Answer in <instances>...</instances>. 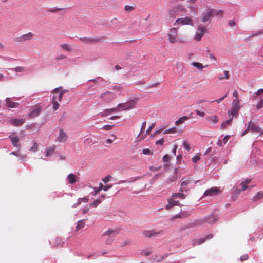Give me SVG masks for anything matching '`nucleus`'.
Returning <instances> with one entry per match:
<instances>
[{
  "label": "nucleus",
  "mask_w": 263,
  "mask_h": 263,
  "mask_svg": "<svg viewBox=\"0 0 263 263\" xmlns=\"http://www.w3.org/2000/svg\"><path fill=\"white\" fill-rule=\"evenodd\" d=\"M138 101V99L130 100L125 103L118 104V107L123 110L132 109L136 106Z\"/></svg>",
  "instance_id": "obj_1"
},
{
  "label": "nucleus",
  "mask_w": 263,
  "mask_h": 263,
  "mask_svg": "<svg viewBox=\"0 0 263 263\" xmlns=\"http://www.w3.org/2000/svg\"><path fill=\"white\" fill-rule=\"evenodd\" d=\"M217 220V219L216 217L214 215H211L209 216H208L207 217H204L200 219H198L195 221V223L196 224H203L205 223V222H209L211 223L212 222H216Z\"/></svg>",
  "instance_id": "obj_2"
},
{
  "label": "nucleus",
  "mask_w": 263,
  "mask_h": 263,
  "mask_svg": "<svg viewBox=\"0 0 263 263\" xmlns=\"http://www.w3.org/2000/svg\"><path fill=\"white\" fill-rule=\"evenodd\" d=\"M116 96L111 92L107 91L100 95L99 98L103 101L109 102L115 98Z\"/></svg>",
  "instance_id": "obj_3"
},
{
  "label": "nucleus",
  "mask_w": 263,
  "mask_h": 263,
  "mask_svg": "<svg viewBox=\"0 0 263 263\" xmlns=\"http://www.w3.org/2000/svg\"><path fill=\"white\" fill-rule=\"evenodd\" d=\"M162 231H156L154 230H144L142 232V234L145 237L152 238L153 237H156L162 234Z\"/></svg>",
  "instance_id": "obj_4"
},
{
  "label": "nucleus",
  "mask_w": 263,
  "mask_h": 263,
  "mask_svg": "<svg viewBox=\"0 0 263 263\" xmlns=\"http://www.w3.org/2000/svg\"><path fill=\"white\" fill-rule=\"evenodd\" d=\"M178 31L176 28L170 29L168 34L169 41L172 43H175L177 41Z\"/></svg>",
  "instance_id": "obj_5"
},
{
  "label": "nucleus",
  "mask_w": 263,
  "mask_h": 263,
  "mask_svg": "<svg viewBox=\"0 0 263 263\" xmlns=\"http://www.w3.org/2000/svg\"><path fill=\"white\" fill-rule=\"evenodd\" d=\"M193 25V21L192 19L188 17H186L185 18H179L176 20L175 24L174 25Z\"/></svg>",
  "instance_id": "obj_6"
},
{
  "label": "nucleus",
  "mask_w": 263,
  "mask_h": 263,
  "mask_svg": "<svg viewBox=\"0 0 263 263\" xmlns=\"http://www.w3.org/2000/svg\"><path fill=\"white\" fill-rule=\"evenodd\" d=\"M249 130H251L252 132H256L259 133L260 132L259 128L253 123L250 122L248 124L247 129L242 134V136L248 132Z\"/></svg>",
  "instance_id": "obj_7"
},
{
  "label": "nucleus",
  "mask_w": 263,
  "mask_h": 263,
  "mask_svg": "<svg viewBox=\"0 0 263 263\" xmlns=\"http://www.w3.org/2000/svg\"><path fill=\"white\" fill-rule=\"evenodd\" d=\"M59 91V88H57L53 90L52 93L53 94V96L52 101H58L59 102L61 101L63 95V91H61L60 93Z\"/></svg>",
  "instance_id": "obj_8"
},
{
  "label": "nucleus",
  "mask_w": 263,
  "mask_h": 263,
  "mask_svg": "<svg viewBox=\"0 0 263 263\" xmlns=\"http://www.w3.org/2000/svg\"><path fill=\"white\" fill-rule=\"evenodd\" d=\"M181 10L185 11V9L183 6H179L171 9L169 11V15L171 17L174 18L177 15L178 12Z\"/></svg>",
  "instance_id": "obj_9"
},
{
  "label": "nucleus",
  "mask_w": 263,
  "mask_h": 263,
  "mask_svg": "<svg viewBox=\"0 0 263 263\" xmlns=\"http://www.w3.org/2000/svg\"><path fill=\"white\" fill-rule=\"evenodd\" d=\"M205 31L206 29L205 27L199 26L196 32L195 39L198 41L201 40V38L204 35Z\"/></svg>",
  "instance_id": "obj_10"
},
{
  "label": "nucleus",
  "mask_w": 263,
  "mask_h": 263,
  "mask_svg": "<svg viewBox=\"0 0 263 263\" xmlns=\"http://www.w3.org/2000/svg\"><path fill=\"white\" fill-rule=\"evenodd\" d=\"M220 192V190L217 187H211L210 189H208L204 193V196H212L213 195H216L218 194Z\"/></svg>",
  "instance_id": "obj_11"
},
{
  "label": "nucleus",
  "mask_w": 263,
  "mask_h": 263,
  "mask_svg": "<svg viewBox=\"0 0 263 263\" xmlns=\"http://www.w3.org/2000/svg\"><path fill=\"white\" fill-rule=\"evenodd\" d=\"M67 140V135L62 128L60 129L59 135L57 138V141L60 142H65Z\"/></svg>",
  "instance_id": "obj_12"
},
{
  "label": "nucleus",
  "mask_w": 263,
  "mask_h": 263,
  "mask_svg": "<svg viewBox=\"0 0 263 263\" xmlns=\"http://www.w3.org/2000/svg\"><path fill=\"white\" fill-rule=\"evenodd\" d=\"M175 200V199H173L172 197L171 199H168V203L165 206V208L167 210H170L174 206H181L179 201Z\"/></svg>",
  "instance_id": "obj_13"
},
{
  "label": "nucleus",
  "mask_w": 263,
  "mask_h": 263,
  "mask_svg": "<svg viewBox=\"0 0 263 263\" xmlns=\"http://www.w3.org/2000/svg\"><path fill=\"white\" fill-rule=\"evenodd\" d=\"M214 15V10L208 9L205 13L203 14L202 17V21L206 22L210 20Z\"/></svg>",
  "instance_id": "obj_14"
},
{
  "label": "nucleus",
  "mask_w": 263,
  "mask_h": 263,
  "mask_svg": "<svg viewBox=\"0 0 263 263\" xmlns=\"http://www.w3.org/2000/svg\"><path fill=\"white\" fill-rule=\"evenodd\" d=\"M239 109L240 106H232V108L228 112L229 117L230 118L232 117L233 119L234 116L236 117L238 115Z\"/></svg>",
  "instance_id": "obj_15"
},
{
  "label": "nucleus",
  "mask_w": 263,
  "mask_h": 263,
  "mask_svg": "<svg viewBox=\"0 0 263 263\" xmlns=\"http://www.w3.org/2000/svg\"><path fill=\"white\" fill-rule=\"evenodd\" d=\"M205 120L213 124H216L219 121L218 117L216 115L208 116L206 117Z\"/></svg>",
  "instance_id": "obj_16"
},
{
  "label": "nucleus",
  "mask_w": 263,
  "mask_h": 263,
  "mask_svg": "<svg viewBox=\"0 0 263 263\" xmlns=\"http://www.w3.org/2000/svg\"><path fill=\"white\" fill-rule=\"evenodd\" d=\"M6 102L7 106L9 108H15L18 105V103L16 102H11V99L9 98H6Z\"/></svg>",
  "instance_id": "obj_17"
},
{
  "label": "nucleus",
  "mask_w": 263,
  "mask_h": 263,
  "mask_svg": "<svg viewBox=\"0 0 263 263\" xmlns=\"http://www.w3.org/2000/svg\"><path fill=\"white\" fill-rule=\"evenodd\" d=\"M9 138L10 139L13 145L15 147H19L18 141L19 138L17 136H12L11 135L9 136Z\"/></svg>",
  "instance_id": "obj_18"
},
{
  "label": "nucleus",
  "mask_w": 263,
  "mask_h": 263,
  "mask_svg": "<svg viewBox=\"0 0 263 263\" xmlns=\"http://www.w3.org/2000/svg\"><path fill=\"white\" fill-rule=\"evenodd\" d=\"M41 111V107H39L34 110H33L30 114H29V117L30 118H34L37 116H38Z\"/></svg>",
  "instance_id": "obj_19"
},
{
  "label": "nucleus",
  "mask_w": 263,
  "mask_h": 263,
  "mask_svg": "<svg viewBox=\"0 0 263 263\" xmlns=\"http://www.w3.org/2000/svg\"><path fill=\"white\" fill-rule=\"evenodd\" d=\"M118 234V231L116 230H113L111 229H109L108 230L105 231L103 235H111L112 237L116 236Z\"/></svg>",
  "instance_id": "obj_20"
},
{
  "label": "nucleus",
  "mask_w": 263,
  "mask_h": 263,
  "mask_svg": "<svg viewBox=\"0 0 263 263\" xmlns=\"http://www.w3.org/2000/svg\"><path fill=\"white\" fill-rule=\"evenodd\" d=\"M11 122L13 125L20 126L24 123V120L14 119L11 120Z\"/></svg>",
  "instance_id": "obj_21"
},
{
  "label": "nucleus",
  "mask_w": 263,
  "mask_h": 263,
  "mask_svg": "<svg viewBox=\"0 0 263 263\" xmlns=\"http://www.w3.org/2000/svg\"><path fill=\"white\" fill-rule=\"evenodd\" d=\"M68 180L70 184H73L77 181L76 175L73 174H69L68 176Z\"/></svg>",
  "instance_id": "obj_22"
},
{
  "label": "nucleus",
  "mask_w": 263,
  "mask_h": 263,
  "mask_svg": "<svg viewBox=\"0 0 263 263\" xmlns=\"http://www.w3.org/2000/svg\"><path fill=\"white\" fill-rule=\"evenodd\" d=\"M189 181H184L181 183L180 189L179 190L180 192H183L187 190V186L189 184Z\"/></svg>",
  "instance_id": "obj_23"
},
{
  "label": "nucleus",
  "mask_w": 263,
  "mask_h": 263,
  "mask_svg": "<svg viewBox=\"0 0 263 263\" xmlns=\"http://www.w3.org/2000/svg\"><path fill=\"white\" fill-rule=\"evenodd\" d=\"M24 41H29L32 40L34 36V34L32 32H28L26 34H23Z\"/></svg>",
  "instance_id": "obj_24"
},
{
  "label": "nucleus",
  "mask_w": 263,
  "mask_h": 263,
  "mask_svg": "<svg viewBox=\"0 0 263 263\" xmlns=\"http://www.w3.org/2000/svg\"><path fill=\"white\" fill-rule=\"evenodd\" d=\"M263 198V191L258 192L253 198V201H257Z\"/></svg>",
  "instance_id": "obj_25"
},
{
  "label": "nucleus",
  "mask_w": 263,
  "mask_h": 263,
  "mask_svg": "<svg viewBox=\"0 0 263 263\" xmlns=\"http://www.w3.org/2000/svg\"><path fill=\"white\" fill-rule=\"evenodd\" d=\"M223 73H224V77H222V76L221 74L218 75V77L219 80H223L224 79L228 80L229 79V78H230L229 71L228 70H224L223 71Z\"/></svg>",
  "instance_id": "obj_26"
},
{
  "label": "nucleus",
  "mask_w": 263,
  "mask_h": 263,
  "mask_svg": "<svg viewBox=\"0 0 263 263\" xmlns=\"http://www.w3.org/2000/svg\"><path fill=\"white\" fill-rule=\"evenodd\" d=\"M55 149V146L54 145H53L52 146H50V147H47L46 148V156H49L51 154H52L54 152Z\"/></svg>",
  "instance_id": "obj_27"
},
{
  "label": "nucleus",
  "mask_w": 263,
  "mask_h": 263,
  "mask_svg": "<svg viewBox=\"0 0 263 263\" xmlns=\"http://www.w3.org/2000/svg\"><path fill=\"white\" fill-rule=\"evenodd\" d=\"M189 118L186 116L181 117L176 121L175 124L176 125L178 126L179 125L183 123L185 121L187 120Z\"/></svg>",
  "instance_id": "obj_28"
},
{
  "label": "nucleus",
  "mask_w": 263,
  "mask_h": 263,
  "mask_svg": "<svg viewBox=\"0 0 263 263\" xmlns=\"http://www.w3.org/2000/svg\"><path fill=\"white\" fill-rule=\"evenodd\" d=\"M251 182V179H246V180H245L244 181L242 182L241 183V187H242V189L241 190V191H245L247 189V185L248 184H249Z\"/></svg>",
  "instance_id": "obj_29"
},
{
  "label": "nucleus",
  "mask_w": 263,
  "mask_h": 263,
  "mask_svg": "<svg viewBox=\"0 0 263 263\" xmlns=\"http://www.w3.org/2000/svg\"><path fill=\"white\" fill-rule=\"evenodd\" d=\"M172 197L174 199H176L177 198L184 199V198H185V195L183 193H176L173 194V195H172Z\"/></svg>",
  "instance_id": "obj_30"
},
{
  "label": "nucleus",
  "mask_w": 263,
  "mask_h": 263,
  "mask_svg": "<svg viewBox=\"0 0 263 263\" xmlns=\"http://www.w3.org/2000/svg\"><path fill=\"white\" fill-rule=\"evenodd\" d=\"M192 64L199 70H201L203 68L207 67V65L203 66L202 64L197 62H194Z\"/></svg>",
  "instance_id": "obj_31"
},
{
  "label": "nucleus",
  "mask_w": 263,
  "mask_h": 263,
  "mask_svg": "<svg viewBox=\"0 0 263 263\" xmlns=\"http://www.w3.org/2000/svg\"><path fill=\"white\" fill-rule=\"evenodd\" d=\"M232 121V117H231V118H230V119L227 120L226 121L222 122L221 124V128H222L223 129L226 128V127H227V126L228 125L231 124Z\"/></svg>",
  "instance_id": "obj_32"
},
{
  "label": "nucleus",
  "mask_w": 263,
  "mask_h": 263,
  "mask_svg": "<svg viewBox=\"0 0 263 263\" xmlns=\"http://www.w3.org/2000/svg\"><path fill=\"white\" fill-rule=\"evenodd\" d=\"M60 47L64 50L68 52H71L72 50V48L68 44L66 43L61 44Z\"/></svg>",
  "instance_id": "obj_33"
},
{
  "label": "nucleus",
  "mask_w": 263,
  "mask_h": 263,
  "mask_svg": "<svg viewBox=\"0 0 263 263\" xmlns=\"http://www.w3.org/2000/svg\"><path fill=\"white\" fill-rule=\"evenodd\" d=\"M85 226V223L83 220H80L78 222L77 225L76 226V230L78 231L82 228H83Z\"/></svg>",
  "instance_id": "obj_34"
},
{
  "label": "nucleus",
  "mask_w": 263,
  "mask_h": 263,
  "mask_svg": "<svg viewBox=\"0 0 263 263\" xmlns=\"http://www.w3.org/2000/svg\"><path fill=\"white\" fill-rule=\"evenodd\" d=\"M80 40L82 42H83L84 43H93V42L97 41V40H96L95 39L88 38V37L81 38Z\"/></svg>",
  "instance_id": "obj_35"
},
{
  "label": "nucleus",
  "mask_w": 263,
  "mask_h": 263,
  "mask_svg": "<svg viewBox=\"0 0 263 263\" xmlns=\"http://www.w3.org/2000/svg\"><path fill=\"white\" fill-rule=\"evenodd\" d=\"M120 110V107H118V105L116 107L110 108V109H107L105 110V111L108 114H110V113H112L114 112L119 111Z\"/></svg>",
  "instance_id": "obj_36"
},
{
  "label": "nucleus",
  "mask_w": 263,
  "mask_h": 263,
  "mask_svg": "<svg viewBox=\"0 0 263 263\" xmlns=\"http://www.w3.org/2000/svg\"><path fill=\"white\" fill-rule=\"evenodd\" d=\"M38 144L36 142H34L32 146L30 147V151L32 152H35L37 151Z\"/></svg>",
  "instance_id": "obj_37"
},
{
  "label": "nucleus",
  "mask_w": 263,
  "mask_h": 263,
  "mask_svg": "<svg viewBox=\"0 0 263 263\" xmlns=\"http://www.w3.org/2000/svg\"><path fill=\"white\" fill-rule=\"evenodd\" d=\"M177 132V129L176 127H174L172 128H171L170 129L165 130L164 132V134H169V133H175Z\"/></svg>",
  "instance_id": "obj_38"
},
{
  "label": "nucleus",
  "mask_w": 263,
  "mask_h": 263,
  "mask_svg": "<svg viewBox=\"0 0 263 263\" xmlns=\"http://www.w3.org/2000/svg\"><path fill=\"white\" fill-rule=\"evenodd\" d=\"M59 102H60L58 101H52L53 109L54 111H55L58 109V108L59 107Z\"/></svg>",
  "instance_id": "obj_39"
},
{
  "label": "nucleus",
  "mask_w": 263,
  "mask_h": 263,
  "mask_svg": "<svg viewBox=\"0 0 263 263\" xmlns=\"http://www.w3.org/2000/svg\"><path fill=\"white\" fill-rule=\"evenodd\" d=\"M205 240H206V238H205L198 239H197L195 240V244L198 245H200L201 243L205 242Z\"/></svg>",
  "instance_id": "obj_40"
},
{
  "label": "nucleus",
  "mask_w": 263,
  "mask_h": 263,
  "mask_svg": "<svg viewBox=\"0 0 263 263\" xmlns=\"http://www.w3.org/2000/svg\"><path fill=\"white\" fill-rule=\"evenodd\" d=\"M102 190H103V184L102 183H100L98 188L95 189V194L97 195Z\"/></svg>",
  "instance_id": "obj_41"
},
{
  "label": "nucleus",
  "mask_w": 263,
  "mask_h": 263,
  "mask_svg": "<svg viewBox=\"0 0 263 263\" xmlns=\"http://www.w3.org/2000/svg\"><path fill=\"white\" fill-rule=\"evenodd\" d=\"M183 146L184 148L187 151H189L191 149L190 145L186 141H183Z\"/></svg>",
  "instance_id": "obj_42"
},
{
  "label": "nucleus",
  "mask_w": 263,
  "mask_h": 263,
  "mask_svg": "<svg viewBox=\"0 0 263 263\" xmlns=\"http://www.w3.org/2000/svg\"><path fill=\"white\" fill-rule=\"evenodd\" d=\"M155 126V123H153L146 130V135H148L150 134V132L152 131V130L154 128Z\"/></svg>",
  "instance_id": "obj_43"
},
{
  "label": "nucleus",
  "mask_w": 263,
  "mask_h": 263,
  "mask_svg": "<svg viewBox=\"0 0 263 263\" xmlns=\"http://www.w3.org/2000/svg\"><path fill=\"white\" fill-rule=\"evenodd\" d=\"M146 122L145 121L143 122L142 123V127H141V130H140V132L138 136V137H139L140 135L143 133L145 128V126H146Z\"/></svg>",
  "instance_id": "obj_44"
},
{
  "label": "nucleus",
  "mask_w": 263,
  "mask_h": 263,
  "mask_svg": "<svg viewBox=\"0 0 263 263\" xmlns=\"http://www.w3.org/2000/svg\"><path fill=\"white\" fill-rule=\"evenodd\" d=\"M101 203V200L100 199H97L93 202L90 204V206L93 207H97L99 204Z\"/></svg>",
  "instance_id": "obj_45"
},
{
  "label": "nucleus",
  "mask_w": 263,
  "mask_h": 263,
  "mask_svg": "<svg viewBox=\"0 0 263 263\" xmlns=\"http://www.w3.org/2000/svg\"><path fill=\"white\" fill-rule=\"evenodd\" d=\"M25 68L24 67L18 66L14 68V70L17 72H21L24 70Z\"/></svg>",
  "instance_id": "obj_46"
},
{
  "label": "nucleus",
  "mask_w": 263,
  "mask_h": 263,
  "mask_svg": "<svg viewBox=\"0 0 263 263\" xmlns=\"http://www.w3.org/2000/svg\"><path fill=\"white\" fill-rule=\"evenodd\" d=\"M63 9V8H51L50 9H49L48 11L51 13H55L59 12Z\"/></svg>",
  "instance_id": "obj_47"
},
{
  "label": "nucleus",
  "mask_w": 263,
  "mask_h": 263,
  "mask_svg": "<svg viewBox=\"0 0 263 263\" xmlns=\"http://www.w3.org/2000/svg\"><path fill=\"white\" fill-rule=\"evenodd\" d=\"M15 41L17 42H25L23 37V35H22L18 37L15 38Z\"/></svg>",
  "instance_id": "obj_48"
},
{
  "label": "nucleus",
  "mask_w": 263,
  "mask_h": 263,
  "mask_svg": "<svg viewBox=\"0 0 263 263\" xmlns=\"http://www.w3.org/2000/svg\"><path fill=\"white\" fill-rule=\"evenodd\" d=\"M66 58V57L64 54H60L55 57V60L57 61H59L61 60H63Z\"/></svg>",
  "instance_id": "obj_49"
},
{
  "label": "nucleus",
  "mask_w": 263,
  "mask_h": 263,
  "mask_svg": "<svg viewBox=\"0 0 263 263\" xmlns=\"http://www.w3.org/2000/svg\"><path fill=\"white\" fill-rule=\"evenodd\" d=\"M263 107V98L261 99L259 102L256 105L257 109H260Z\"/></svg>",
  "instance_id": "obj_50"
},
{
  "label": "nucleus",
  "mask_w": 263,
  "mask_h": 263,
  "mask_svg": "<svg viewBox=\"0 0 263 263\" xmlns=\"http://www.w3.org/2000/svg\"><path fill=\"white\" fill-rule=\"evenodd\" d=\"M200 159V155H196L194 157L192 158V160L193 162H196V161L199 160Z\"/></svg>",
  "instance_id": "obj_51"
},
{
  "label": "nucleus",
  "mask_w": 263,
  "mask_h": 263,
  "mask_svg": "<svg viewBox=\"0 0 263 263\" xmlns=\"http://www.w3.org/2000/svg\"><path fill=\"white\" fill-rule=\"evenodd\" d=\"M113 127V125H105L103 126L102 129L105 130H109L111 129Z\"/></svg>",
  "instance_id": "obj_52"
},
{
  "label": "nucleus",
  "mask_w": 263,
  "mask_h": 263,
  "mask_svg": "<svg viewBox=\"0 0 263 263\" xmlns=\"http://www.w3.org/2000/svg\"><path fill=\"white\" fill-rule=\"evenodd\" d=\"M239 101L238 99H234L233 101L232 106H239Z\"/></svg>",
  "instance_id": "obj_53"
},
{
  "label": "nucleus",
  "mask_w": 263,
  "mask_h": 263,
  "mask_svg": "<svg viewBox=\"0 0 263 263\" xmlns=\"http://www.w3.org/2000/svg\"><path fill=\"white\" fill-rule=\"evenodd\" d=\"M227 93H226L224 96H223L222 97L219 98V99H217V100H216L215 101H213L212 102H211V103H212L213 102H217L218 103H219L220 102H221L222 100H224V99L227 97Z\"/></svg>",
  "instance_id": "obj_54"
},
{
  "label": "nucleus",
  "mask_w": 263,
  "mask_h": 263,
  "mask_svg": "<svg viewBox=\"0 0 263 263\" xmlns=\"http://www.w3.org/2000/svg\"><path fill=\"white\" fill-rule=\"evenodd\" d=\"M142 153L144 155H151L152 154L151 151L148 148L143 149L142 150Z\"/></svg>",
  "instance_id": "obj_55"
},
{
  "label": "nucleus",
  "mask_w": 263,
  "mask_h": 263,
  "mask_svg": "<svg viewBox=\"0 0 263 263\" xmlns=\"http://www.w3.org/2000/svg\"><path fill=\"white\" fill-rule=\"evenodd\" d=\"M134 9V7L129 6V5H126L125 6V10L127 11H132Z\"/></svg>",
  "instance_id": "obj_56"
},
{
  "label": "nucleus",
  "mask_w": 263,
  "mask_h": 263,
  "mask_svg": "<svg viewBox=\"0 0 263 263\" xmlns=\"http://www.w3.org/2000/svg\"><path fill=\"white\" fill-rule=\"evenodd\" d=\"M195 112L196 113V114L200 117H204L205 116V113L204 112H202V111H200V110H195Z\"/></svg>",
  "instance_id": "obj_57"
},
{
  "label": "nucleus",
  "mask_w": 263,
  "mask_h": 263,
  "mask_svg": "<svg viewBox=\"0 0 263 263\" xmlns=\"http://www.w3.org/2000/svg\"><path fill=\"white\" fill-rule=\"evenodd\" d=\"M249 258V256L248 254H244L242 256H241L240 258V260L241 261H243L244 260H246L248 259Z\"/></svg>",
  "instance_id": "obj_58"
},
{
  "label": "nucleus",
  "mask_w": 263,
  "mask_h": 263,
  "mask_svg": "<svg viewBox=\"0 0 263 263\" xmlns=\"http://www.w3.org/2000/svg\"><path fill=\"white\" fill-rule=\"evenodd\" d=\"M111 177L110 176H107L106 177H105L104 178H103L102 179V181L104 182V183H107L110 180V178H111Z\"/></svg>",
  "instance_id": "obj_59"
},
{
  "label": "nucleus",
  "mask_w": 263,
  "mask_h": 263,
  "mask_svg": "<svg viewBox=\"0 0 263 263\" xmlns=\"http://www.w3.org/2000/svg\"><path fill=\"white\" fill-rule=\"evenodd\" d=\"M141 253L142 255H143L144 256H148L151 254V251H147V250H143L141 252Z\"/></svg>",
  "instance_id": "obj_60"
},
{
  "label": "nucleus",
  "mask_w": 263,
  "mask_h": 263,
  "mask_svg": "<svg viewBox=\"0 0 263 263\" xmlns=\"http://www.w3.org/2000/svg\"><path fill=\"white\" fill-rule=\"evenodd\" d=\"M170 160V157L168 155H165L163 157V161L165 162H167Z\"/></svg>",
  "instance_id": "obj_61"
},
{
  "label": "nucleus",
  "mask_w": 263,
  "mask_h": 263,
  "mask_svg": "<svg viewBox=\"0 0 263 263\" xmlns=\"http://www.w3.org/2000/svg\"><path fill=\"white\" fill-rule=\"evenodd\" d=\"M164 142V140L163 138H161L156 142V144L162 145L163 144Z\"/></svg>",
  "instance_id": "obj_62"
},
{
  "label": "nucleus",
  "mask_w": 263,
  "mask_h": 263,
  "mask_svg": "<svg viewBox=\"0 0 263 263\" xmlns=\"http://www.w3.org/2000/svg\"><path fill=\"white\" fill-rule=\"evenodd\" d=\"M230 137V136H228V135L226 136L222 140V141L223 142V143H226L227 142V141H228V140L229 139Z\"/></svg>",
  "instance_id": "obj_63"
},
{
  "label": "nucleus",
  "mask_w": 263,
  "mask_h": 263,
  "mask_svg": "<svg viewBox=\"0 0 263 263\" xmlns=\"http://www.w3.org/2000/svg\"><path fill=\"white\" fill-rule=\"evenodd\" d=\"M122 87L119 86H114L112 89L115 90L120 91L122 89Z\"/></svg>",
  "instance_id": "obj_64"
}]
</instances>
